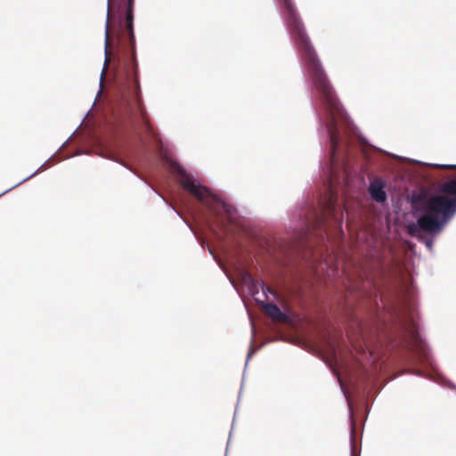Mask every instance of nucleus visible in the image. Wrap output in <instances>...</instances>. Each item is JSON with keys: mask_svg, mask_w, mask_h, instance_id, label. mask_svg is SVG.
I'll return each instance as SVG.
<instances>
[{"mask_svg": "<svg viewBox=\"0 0 456 456\" xmlns=\"http://www.w3.org/2000/svg\"><path fill=\"white\" fill-rule=\"evenodd\" d=\"M105 35H106V39H107L108 38V29L107 28H106Z\"/></svg>", "mask_w": 456, "mask_h": 456, "instance_id": "14", "label": "nucleus"}, {"mask_svg": "<svg viewBox=\"0 0 456 456\" xmlns=\"http://www.w3.org/2000/svg\"><path fill=\"white\" fill-rule=\"evenodd\" d=\"M246 282H248V290L250 293L256 297V300L263 304L265 311L271 318L277 322L288 321V316L276 305L271 303L264 304L261 297H258V287L262 289L263 296H265L267 292H270L268 288H265V286L262 284L255 283L250 277L246 278Z\"/></svg>", "mask_w": 456, "mask_h": 456, "instance_id": "3", "label": "nucleus"}, {"mask_svg": "<svg viewBox=\"0 0 456 456\" xmlns=\"http://www.w3.org/2000/svg\"><path fill=\"white\" fill-rule=\"evenodd\" d=\"M104 69L101 73L100 84H102Z\"/></svg>", "mask_w": 456, "mask_h": 456, "instance_id": "12", "label": "nucleus"}, {"mask_svg": "<svg viewBox=\"0 0 456 456\" xmlns=\"http://www.w3.org/2000/svg\"><path fill=\"white\" fill-rule=\"evenodd\" d=\"M11 189H12V188H10V189H6L5 192H6V191H9ZM3 193H4V191Z\"/></svg>", "mask_w": 456, "mask_h": 456, "instance_id": "18", "label": "nucleus"}, {"mask_svg": "<svg viewBox=\"0 0 456 456\" xmlns=\"http://www.w3.org/2000/svg\"><path fill=\"white\" fill-rule=\"evenodd\" d=\"M339 386H342L341 380L338 379Z\"/></svg>", "mask_w": 456, "mask_h": 456, "instance_id": "16", "label": "nucleus"}, {"mask_svg": "<svg viewBox=\"0 0 456 456\" xmlns=\"http://www.w3.org/2000/svg\"><path fill=\"white\" fill-rule=\"evenodd\" d=\"M101 92H102V86L99 89L98 95L101 94Z\"/></svg>", "mask_w": 456, "mask_h": 456, "instance_id": "15", "label": "nucleus"}, {"mask_svg": "<svg viewBox=\"0 0 456 456\" xmlns=\"http://www.w3.org/2000/svg\"><path fill=\"white\" fill-rule=\"evenodd\" d=\"M407 336L409 342L407 346L419 354H423L425 357L428 356L427 346L422 341L418 330L415 327L407 328Z\"/></svg>", "mask_w": 456, "mask_h": 456, "instance_id": "4", "label": "nucleus"}, {"mask_svg": "<svg viewBox=\"0 0 456 456\" xmlns=\"http://www.w3.org/2000/svg\"><path fill=\"white\" fill-rule=\"evenodd\" d=\"M255 353V350L253 348H250L249 349V352H248V359L247 361H248L249 357H251V355Z\"/></svg>", "mask_w": 456, "mask_h": 456, "instance_id": "10", "label": "nucleus"}, {"mask_svg": "<svg viewBox=\"0 0 456 456\" xmlns=\"http://www.w3.org/2000/svg\"><path fill=\"white\" fill-rule=\"evenodd\" d=\"M3 193H0V197L2 196Z\"/></svg>", "mask_w": 456, "mask_h": 456, "instance_id": "21", "label": "nucleus"}, {"mask_svg": "<svg viewBox=\"0 0 456 456\" xmlns=\"http://www.w3.org/2000/svg\"><path fill=\"white\" fill-rule=\"evenodd\" d=\"M322 212L325 217L332 215L335 210V200L334 196L330 195L328 199L325 200V202L322 203Z\"/></svg>", "mask_w": 456, "mask_h": 456, "instance_id": "7", "label": "nucleus"}, {"mask_svg": "<svg viewBox=\"0 0 456 456\" xmlns=\"http://www.w3.org/2000/svg\"><path fill=\"white\" fill-rule=\"evenodd\" d=\"M3 193H0V197L2 196Z\"/></svg>", "mask_w": 456, "mask_h": 456, "instance_id": "19", "label": "nucleus"}, {"mask_svg": "<svg viewBox=\"0 0 456 456\" xmlns=\"http://www.w3.org/2000/svg\"><path fill=\"white\" fill-rule=\"evenodd\" d=\"M456 214V179L444 183L440 194L416 199L412 201V215L416 221L407 224L408 233L433 250V238L439 234Z\"/></svg>", "mask_w": 456, "mask_h": 456, "instance_id": "1", "label": "nucleus"}, {"mask_svg": "<svg viewBox=\"0 0 456 456\" xmlns=\"http://www.w3.org/2000/svg\"><path fill=\"white\" fill-rule=\"evenodd\" d=\"M339 386H342L341 380L338 379Z\"/></svg>", "mask_w": 456, "mask_h": 456, "instance_id": "17", "label": "nucleus"}, {"mask_svg": "<svg viewBox=\"0 0 456 456\" xmlns=\"http://www.w3.org/2000/svg\"><path fill=\"white\" fill-rule=\"evenodd\" d=\"M128 26L131 28H132V16H128Z\"/></svg>", "mask_w": 456, "mask_h": 456, "instance_id": "11", "label": "nucleus"}, {"mask_svg": "<svg viewBox=\"0 0 456 456\" xmlns=\"http://www.w3.org/2000/svg\"><path fill=\"white\" fill-rule=\"evenodd\" d=\"M37 171L34 172L32 175H30L29 176H28L27 178H24L23 180H21L20 183H18L16 184V186H17V185H19L20 183H23V182L27 181L28 178H30L31 176H33L34 175H36V174H37ZM13 187H15V185H14Z\"/></svg>", "mask_w": 456, "mask_h": 456, "instance_id": "9", "label": "nucleus"}, {"mask_svg": "<svg viewBox=\"0 0 456 456\" xmlns=\"http://www.w3.org/2000/svg\"><path fill=\"white\" fill-rule=\"evenodd\" d=\"M369 192L373 200L378 202L383 203L387 200V195L384 191V185L381 181L376 180L370 183Z\"/></svg>", "mask_w": 456, "mask_h": 456, "instance_id": "5", "label": "nucleus"}, {"mask_svg": "<svg viewBox=\"0 0 456 456\" xmlns=\"http://www.w3.org/2000/svg\"><path fill=\"white\" fill-rule=\"evenodd\" d=\"M329 172H330V173H329V175H330V177H329V183H330V186H332V184H333L334 183H336L337 178H336V176H335V173H334L333 168H331Z\"/></svg>", "mask_w": 456, "mask_h": 456, "instance_id": "8", "label": "nucleus"}, {"mask_svg": "<svg viewBox=\"0 0 456 456\" xmlns=\"http://www.w3.org/2000/svg\"><path fill=\"white\" fill-rule=\"evenodd\" d=\"M3 193H0V197L2 196Z\"/></svg>", "mask_w": 456, "mask_h": 456, "instance_id": "20", "label": "nucleus"}, {"mask_svg": "<svg viewBox=\"0 0 456 456\" xmlns=\"http://www.w3.org/2000/svg\"><path fill=\"white\" fill-rule=\"evenodd\" d=\"M170 166L176 171L177 178L182 186L199 200L204 202L209 208L221 207L224 211L231 213V207L228 204L211 194L206 187L201 186L191 174H188L178 164L170 161Z\"/></svg>", "mask_w": 456, "mask_h": 456, "instance_id": "2", "label": "nucleus"}, {"mask_svg": "<svg viewBox=\"0 0 456 456\" xmlns=\"http://www.w3.org/2000/svg\"><path fill=\"white\" fill-rule=\"evenodd\" d=\"M446 167H454L456 168V165H450V166H445Z\"/></svg>", "mask_w": 456, "mask_h": 456, "instance_id": "13", "label": "nucleus"}, {"mask_svg": "<svg viewBox=\"0 0 456 456\" xmlns=\"http://www.w3.org/2000/svg\"><path fill=\"white\" fill-rule=\"evenodd\" d=\"M286 11V22L288 27H303L290 0H283Z\"/></svg>", "mask_w": 456, "mask_h": 456, "instance_id": "6", "label": "nucleus"}]
</instances>
